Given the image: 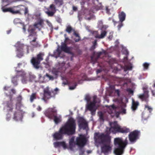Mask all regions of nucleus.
Listing matches in <instances>:
<instances>
[{"label":"nucleus","instance_id":"nucleus-1","mask_svg":"<svg viewBox=\"0 0 155 155\" xmlns=\"http://www.w3.org/2000/svg\"><path fill=\"white\" fill-rule=\"evenodd\" d=\"M76 128L75 120L73 118L69 120L65 124L61 127L58 132H55L53 135L54 138L56 140L62 139L64 134L72 135L75 134Z\"/></svg>","mask_w":155,"mask_h":155},{"label":"nucleus","instance_id":"nucleus-2","mask_svg":"<svg viewBox=\"0 0 155 155\" xmlns=\"http://www.w3.org/2000/svg\"><path fill=\"white\" fill-rule=\"evenodd\" d=\"M114 144L116 148L114 150V153L116 155H121L124 153V150L127 144V138L124 141L122 138H115Z\"/></svg>","mask_w":155,"mask_h":155},{"label":"nucleus","instance_id":"nucleus-3","mask_svg":"<svg viewBox=\"0 0 155 155\" xmlns=\"http://www.w3.org/2000/svg\"><path fill=\"white\" fill-rule=\"evenodd\" d=\"M109 131L113 134L117 133H127L130 132V130L129 128L125 127H121L117 124V122H114L113 124V126H111L110 128Z\"/></svg>","mask_w":155,"mask_h":155},{"label":"nucleus","instance_id":"nucleus-4","mask_svg":"<svg viewBox=\"0 0 155 155\" xmlns=\"http://www.w3.org/2000/svg\"><path fill=\"white\" fill-rule=\"evenodd\" d=\"M44 55L43 53H39L36 57H33L31 58V62L35 68L38 69L39 68L41 61L43 60Z\"/></svg>","mask_w":155,"mask_h":155},{"label":"nucleus","instance_id":"nucleus-5","mask_svg":"<svg viewBox=\"0 0 155 155\" xmlns=\"http://www.w3.org/2000/svg\"><path fill=\"white\" fill-rule=\"evenodd\" d=\"M95 136L97 137V140L99 141V142L101 144L110 142L111 137L108 134H104L101 133L99 134V133H95Z\"/></svg>","mask_w":155,"mask_h":155},{"label":"nucleus","instance_id":"nucleus-6","mask_svg":"<svg viewBox=\"0 0 155 155\" xmlns=\"http://www.w3.org/2000/svg\"><path fill=\"white\" fill-rule=\"evenodd\" d=\"M140 132L135 130L130 133L128 135L129 140L131 143H134L139 138Z\"/></svg>","mask_w":155,"mask_h":155},{"label":"nucleus","instance_id":"nucleus-7","mask_svg":"<svg viewBox=\"0 0 155 155\" xmlns=\"http://www.w3.org/2000/svg\"><path fill=\"white\" fill-rule=\"evenodd\" d=\"M57 110L55 107L48 108L44 112L45 116L50 119H53L54 117L57 115Z\"/></svg>","mask_w":155,"mask_h":155},{"label":"nucleus","instance_id":"nucleus-8","mask_svg":"<svg viewBox=\"0 0 155 155\" xmlns=\"http://www.w3.org/2000/svg\"><path fill=\"white\" fill-rule=\"evenodd\" d=\"M43 92V99L44 100L49 99L52 97H54L56 94L54 91L49 90L48 87L44 89Z\"/></svg>","mask_w":155,"mask_h":155},{"label":"nucleus","instance_id":"nucleus-9","mask_svg":"<svg viewBox=\"0 0 155 155\" xmlns=\"http://www.w3.org/2000/svg\"><path fill=\"white\" fill-rule=\"evenodd\" d=\"M110 143L103 144L101 145V152L105 155H107L111 152L112 148Z\"/></svg>","mask_w":155,"mask_h":155},{"label":"nucleus","instance_id":"nucleus-10","mask_svg":"<svg viewBox=\"0 0 155 155\" xmlns=\"http://www.w3.org/2000/svg\"><path fill=\"white\" fill-rule=\"evenodd\" d=\"M25 48L26 49L27 53H29L28 47L27 46L23 44H20L18 46H17L16 49L17 51V56L20 58L23 55V50Z\"/></svg>","mask_w":155,"mask_h":155},{"label":"nucleus","instance_id":"nucleus-11","mask_svg":"<svg viewBox=\"0 0 155 155\" xmlns=\"http://www.w3.org/2000/svg\"><path fill=\"white\" fill-rule=\"evenodd\" d=\"M148 87H143V93L140 94L138 96V98L142 101H144L146 103L149 101V91L147 90Z\"/></svg>","mask_w":155,"mask_h":155},{"label":"nucleus","instance_id":"nucleus-12","mask_svg":"<svg viewBox=\"0 0 155 155\" xmlns=\"http://www.w3.org/2000/svg\"><path fill=\"white\" fill-rule=\"evenodd\" d=\"M78 123L79 128L84 130L86 129L87 127V123L86 120L82 117H79L78 120Z\"/></svg>","mask_w":155,"mask_h":155},{"label":"nucleus","instance_id":"nucleus-13","mask_svg":"<svg viewBox=\"0 0 155 155\" xmlns=\"http://www.w3.org/2000/svg\"><path fill=\"white\" fill-rule=\"evenodd\" d=\"M47 9L48 11L45 12V13L49 16H53L56 12L55 6L53 4H51L49 8H47Z\"/></svg>","mask_w":155,"mask_h":155},{"label":"nucleus","instance_id":"nucleus-14","mask_svg":"<svg viewBox=\"0 0 155 155\" xmlns=\"http://www.w3.org/2000/svg\"><path fill=\"white\" fill-rule=\"evenodd\" d=\"M86 138L82 135H81L76 139V144L79 147H83L86 143Z\"/></svg>","mask_w":155,"mask_h":155},{"label":"nucleus","instance_id":"nucleus-15","mask_svg":"<svg viewBox=\"0 0 155 155\" xmlns=\"http://www.w3.org/2000/svg\"><path fill=\"white\" fill-rule=\"evenodd\" d=\"M34 26L35 28H38L39 31L41 30V28L44 26V20L41 18L38 19L37 22L34 24Z\"/></svg>","mask_w":155,"mask_h":155},{"label":"nucleus","instance_id":"nucleus-16","mask_svg":"<svg viewBox=\"0 0 155 155\" xmlns=\"http://www.w3.org/2000/svg\"><path fill=\"white\" fill-rule=\"evenodd\" d=\"M2 11L4 12H9L13 14H16L18 13H20V11L19 10H15L13 8H5L4 7L2 8Z\"/></svg>","mask_w":155,"mask_h":155},{"label":"nucleus","instance_id":"nucleus-17","mask_svg":"<svg viewBox=\"0 0 155 155\" xmlns=\"http://www.w3.org/2000/svg\"><path fill=\"white\" fill-rule=\"evenodd\" d=\"M61 50L67 53L71 54V52L70 48L69 47H67V45L65 43H62L61 46Z\"/></svg>","mask_w":155,"mask_h":155},{"label":"nucleus","instance_id":"nucleus-18","mask_svg":"<svg viewBox=\"0 0 155 155\" xmlns=\"http://www.w3.org/2000/svg\"><path fill=\"white\" fill-rule=\"evenodd\" d=\"M13 119L15 121L20 120L21 119V114L19 111L15 112L14 114Z\"/></svg>","mask_w":155,"mask_h":155},{"label":"nucleus","instance_id":"nucleus-19","mask_svg":"<svg viewBox=\"0 0 155 155\" xmlns=\"http://www.w3.org/2000/svg\"><path fill=\"white\" fill-rule=\"evenodd\" d=\"M118 17L120 21L122 22L125 19L126 14L123 12H121L118 13Z\"/></svg>","mask_w":155,"mask_h":155},{"label":"nucleus","instance_id":"nucleus-20","mask_svg":"<svg viewBox=\"0 0 155 155\" xmlns=\"http://www.w3.org/2000/svg\"><path fill=\"white\" fill-rule=\"evenodd\" d=\"M139 105V103L138 101H136L133 99L132 100V109L133 111L135 110L137 108Z\"/></svg>","mask_w":155,"mask_h":155},{"label":"nucleus","instance_id":"nucleus-21","mask_svg":"<svg viewBox=\"0 0 155 155\" xmlns=\"http://www.w3.org/2000/svg\"><path fill=\"white\" fill-rule=\"evenodd\" d=\"M96 104L95 103L91 102L87 104V108L89 110H92V109H95Z\"/></svg>","mask_w":155,"mask_h":155},{"label":"nucleus","instance_id":"nucleus-22","mask_svg":"<svg viewBox=\"0 0 155 155\" xmlns=\"http://www.w3.org/2000/svg\"><path fill=\"white\" fill-rule=\"evenodd\" d=\"M37 38L36 37H34V39L30 41V43L31 45L34 47H37L38 46H39V45L38 42L36 41V40L37 39Z\"/></svg>","mask_w":155,"mask_h":155},{"label":"nucleus","instance_id":"nucleus-23","mask_svg":"<svg viewBox=\"0 0 155 155\" xmlns=\"http://www.w3.org/2000/svg\"><path fill=\"white\" fill-rule=\"evenodd\" d=\"M13 103L12 101L10 100L7 102V106L8 108V110L9 111H12L13 110Z\"/></svg>","mask_w":155,"mask_h":155},{"label":"nucleus","instance_id":"nucleus-24","mask_svg":"<svg viewBox=\"0 0 155 155\" xmlns=\"http://www.w3.org/2000/svg\"><path fill=\"white\" fill-rule=\"evenodd\" d=\"M28 32L29 33V36H34V37L37 36L36 33L35 32V29L34 28H32L28 30Z\"/></svg>","mask_w":155,"mask_h":155},{"label":"nucleus","instance_id":"nucleus-25","mask_svg":"<svg viewBox=\"0 0 155 155\" xmlns=\"http://www.w3.org/2000/svg\"><path fill=\"white\" fill-rule=\"evenodd\" d=\"M18 78V75H15L12 78V81L15 85H16L17 84V79Z\"/></svg>","mask_w":155,"mask_h":155},{"label":"nucleus","instance_id":"nucleus-26","mask_svg":"<svg viewBox=\"0 0 155 155\" xmlns=\"http://www.w3.org/2000/svg\"><path fill=\"white\" fill-rule=\"evenodd\" d=\"M57 115H55L53 117L54 120L56 124H58L61 121L60 117L57 116Z\"/></svg>","mask_w":155,"mask_h":155},{"label":"nucleus","instance_id":"nucleus-27","mask_svg":"<svg viewBox=\"0 0 155 155\" xmlns=\"http://www.w3.org/2000/svg\"><path fill=\"white\" fill-rule=\"evenodd\" d=\"M74 138L73 137H72L70 140L69 143V147L70 149H72L73 147L74 143Z\"/></svg>","mask_w":155,"mask_h":155},{"label":"nucleus","instance_id":"nucleus-28","mask_svg":"<svg viewBox=\"0 0 155 155\" xmlns=\"http://www.w3.org/2000/svg\"><path fill=\"white\" fill-rule=\"evenodd\" d=\"M52 72L53 74L55 76V78H57L59 72V71L57 69H53L52 70Z\"/></svg>","mask_w":155,"mask_h":155},{"label":"nucleus","instance_id":"nucleus-29","mask_svg":"<svg viewBox=\"0 0 155 155\" xmlns=\"http://www.w3.org/2000/svg\"><path fill=\"white\" fill-rule=\"evenodd\" d=\"M36 93H33L30 96V101L31 102H33L34 100L36 99Z\"/></svg>","mask_w":155,"mask_h":155},{"label":"nucleus","instance_id":"nucleus-30","mask_svg":"<svg viewBox=\"0 0 155 155\" xmlns=\"http://www.w3.org/2000/svg\"><path fill=\"white\" fill-rule=\"evenodd\" d=\"M144 109L149 111L150 113H151L153 110V108L148 105H145Z\"/></svg>","mask_w":155,"mask_h":155},{"label":"nucleus","instance_id":"nucleus-31","mask_svg":"<svg viewBox=\"0 0 155 155\" xmlns=\"http://www.w3.org/2000/svg\"><path fill=\"white\" fill-rule=\"evenodd\" d=\"M25 74L24 71H18V74L17 75H18V77L21 76L22 78L24 77L25 76Z\"/></svg>","mask_w":155,"mask_h":155},{"label":"nucleus","instance_id":"nucleus-32","mask_svg":"<svg viewBox=\"0 0 155 155\" xmlns=\"http://www.w3.org/2000/svg\"><path fill=\"white\" fill-rule=\"evenodd\" d=\"M107 33V32L106 31H103L101 32V35H99V37H97L98 38H103L106 36Z\"/></svg>","mask_w":155,"mask_h":155},{"label":"nucleus","instance_id":"nucleus-33","mask_svg":"<svg viewBox=\"0 0 155 155\" xmlns=\"http://www.w3.org/2000/svg\"><path fill=\"white\" fill-rule=\"evenodd\" d=\"M106 54V51L104 50H103L102 51H100L97 52L96 54L97 56V58L98 59L100 57V56L103 54Z\"/></svg>","mask_w":155,"mask_h":155},{"label":"nucleus","instance_id":"nucleus-34","mask_svg":"<svg viewBox=\"0 0 155 155\" xmlns=\"http://www.w3.org/2000/svg\"><path fill=\"white\" fill-rule=\"evenodd\" d=\"M74 35L76 37L78 38L75 39H74V41L75 42H78L81 40V38L78 34L76 32H74Z\"/></svg>","mask_w":155,"mask_h":155},{"label":"nucleus","instance_id":"nucleus-35","mask_svg":"<svg viewBox=\"0 0 155 155\" xmlns=\"http://www.w3.org/2000/svg\"><path fill=\"white\" fill-rule=\"evenodd\" d=\"M81 147H80L79 150V154L80 155H82L84 154L85 152V150L84 148Z\"/></svg>","mask_w":155,"mask_h":155},{"label":"nucleus","instance_id":"nucleus-36","mask_svg":"<svg viewBox=\"0 0 155 155\" xmlns=\"http://www.w3.org/2000/svg\"><path fill=\"white\" fill-rule=\"evenodd\" d=\"M98 114L100 120L104 121V119L103 113L101 112H100L98 113Z\"/></svg>","mask_w":155,"mask_h":155},{"label":"nucleus","instance_id":"nucleus-37","mask_svg":"<svg viewBox=\"0 0 155 155\" xmlns=\"http://www.w3.org/2000/svg\"><path fill=\"white\" fill-rule=\"evenodd\" d=\"M72 30V27L71 26H68L67 27L66 29V31L68 33H70Z\"/></svg>","mask_w":155,"mask_h":155},{"label":"nucleus","instance_id":"nucleus-38","mask_svg":"<svg viewBox=\"0 0 155 155\" xmlns=\"http://www.w3.org/2000/svg\"><path fill=\"white\" fill-rule=\"evenodd\" d=\"M60 146H62L64 149H66L67 148V145L64 142H61Z\"/></svg>","mask_w":155,"mask_h":155},{"label":"nucleus","instance_id":"nucleus-39","mask_svg":"<svg viewBox=\"0 0 155 155\" xmlns=\"http://www.w3.org/2000/svg\"><path fill=\"white\" fill-rule=\"evenodd\" d=\"M92 34L94 35V37L96 38H98L97 37H99V35L98 34V31H93L92 32Z\"/></svg>","mask_w":155,"mask_h":155},{"label":"nucleus","instance_id":"nucleus-40","mask_svg":"<svg viewBox=\"0 0 155 155\" xmlns=\"http://www.w3.org/2000/svg\"><path fill=\"white\" fill-rule=\"evenodd\" d=\"M21 81L23 84H26L27 82V79L26 77L25 76L22 78Z\"/></svg>","mask_w":155,"mask_h":155},{"label":"nucleus","instance_id":"nucleus-41","mask_svg":"<svg viewBox=\"0 0 155 155\" xmlns=\"http://www.w3.org/2000/svg\"><path fill=\"white\" fill-rule=\"evenodd\" d=\"M106 107H108V106H107ZM108 107L109 108L110 110L112 109L113 110H114L116 109L117 108V107L114 104L108 106Z\"/></svg>","mask_w":155,"mask_h":155},{"label":"nucleus","instance_id":"nucleus-42","mask_svg":"<svg viewBox=\"0 0 155 155\" xmlns=\"http://www.w3.org/2000/svg\"><path fill=\"white\" fill-rule=\"evenodd\" d=\"M61 142H56L54 143V147L56 148L60 146Z\"/></svg>","mask_w":155,"mask_h":155},{"label":"nucleus","instance_id":"nucleus-43","mask_svg":"<svg viewBox=\"0 0 155 155\" xmlns=\"http://www.w3.org/2000/svg\"><path fill=\"white\" fill-rule=\"evenodd\" d=\"M77 85V84L76 83H74V85L73 86H69V89L71 90H73L74 89Z\"/></svg>","mask_w":155,"mask_h":155},{"label":"nucleus","instance_id":"nucleus-44","mask_svg":"<svg viewBox=\"0 0 155 155\" xmlns=\"http://www.w3.org/2000/svg\"><path fill=\"white\" fill-rule=\"evenodd\" d=\"M132 68V67L131 65H127L125 66V69L126 70H131Z\"/></svg>","mask_w":155,"mask_h":155},{"label":"nucleus","instance_id":"nucleus-45","mask_svg":"<svg viewBox=\"0 0 155 155\" xmlns=\"http://www.w3.org/2000/svg\"><path fill=\"white\" fill-rule=\"evenodd\" d=\"M110 9L109 8V7L108 6H106L105 7V10L107 13L108 14H110Z\"/></svg>","mask_w":155,"mask_h":155},{"label":"nucleus","instance_id":"nucleus-46","mask_svg":"<svg viewBox=\"0 0 155 155\" xmlns=\"http://www.w3.org/2000/svg\"><path fill=\"white\" fill-rule=\"evenodd\" d=\"M120 112L122 114H126V109L123 108H121Z\"/></svg>","mask_w":155,"mask_h":155},{"label":"nucleus","instance_id":"nucleus-47","mask_svg":"<svg viewBox=\"0 0 155 155\" xmlns=\"http://www.w3.org/2000/svg\"><path fill=\"white\" fill-rule=\"evenodd\" d=\"M143 65L145 69H147L149 67V64L148 63H145L143 64Z\"/></svg>","mask_w":155,"mask_h":155},{"label":"nucleus","instance_id":"nucleus-48","mask_svg":"<svg viewBox=\"0 0 155 155\" xmlns=\"http://www.w3.org/2000/svg\"><path fill=\"white\" fill-rule=\"evenodd\" d=\"M2 2L3 3H6L7 4V5L10 3V1L9 0H2Z\"/></svg>","mask_w":155,"mask_h":155},{"label":"nucleus","instance_id":"nucleus-49","mask_svg":"<svg viewBox=\"0 0 155 155\" xmlns=\"http://www.w3.org/2000/svg\"><path fill=\"white\" fill-rule=\"evenodd\" d=\"M97 40H95L93 43V45L92 47V48L93 49H95V46L97 45Z\"/></svg>","mask_w":155,"mask_h":155},{"label":"nucleus","instance_id":"nucleus-50","mask_svg":"<svg viewBox=\"0 0 155 155\" xmlns=\"http://www.w3.org/2000/svg\"><path fill=\"white\" fill-rule=\"evenodd\" d=\"M46 76L50 80H53L54 79L53 77L52 76L50 75L47 74H46Z\"/></svg>","mask_w":155,"mask_h":155},{"label":"nucleus","instance_id":"nucleus-51","mask_svg":"<svg viewBox=\"0 0 155 155\" xmlns=\"http://www.w3.org/2000/svg\"><path fill=\"white\" fill-rule=\"evenodd\" d=\"M127 92H128L129 93H130V94H133L134 93V91H133L131 89H128L127 90Z\"/></svg>","mask_w":155,"mask_h":155},{"label":"nucleus","instance_id":"nucleus-52","mask_svg":"<svg viewBox=\"0 0 155 155\" xmlns=\"http://www.w3.org/2000/svg\"><path fill=\"white\" fill-rule=\"evenodd\" d=\"M85 100L88 102H89L90 101L91 98L88 96H87L85 97Z\"/></svg>","mask_w":155,"mask_h":155},{"label":"nucleus","instance_id":"nucleus-53","mask_svg":"<svg viewBox=\"0 0 155 155\" xmlns=\"http://www.w3.org/2000/svg\"><path fill=\"white\" fill-rule=\"evenodd\" d=\"M91 112V114L92 115H94L95 113L96 109H92V110H90Z\"/></svg>","mask_w":155,"mask_h":155},{"label":"nucleus","instance_id":"nucleus-54","mask_svg":"<svg viewBox=\"0 0 155 155\" xmlns=\"http://www.w3.org/2000/svg\"><path fill=\"white\" fill-rule=\"evenodd\" d=\"M24 11H25L24 14L25 15H26L28 13V8L25 7V9Z\"/></svg>","mask_w":155,"mask_h":155},{"label":"nucleus","instance_id":"nucleus-55","mask_svg":"<svg viewBox=\"0 0 155 155\" xmlns=\"http://www.w3.org/2000/svg\"><path fill=\"white\" fill-rule=\"evenodd\" d=\"M61 51H62L61 50V48L60 49V48H58L57 49V51L58 52V55H60L61 52Z\"/></svg>","mask_w":155,"mask_h":155},{"label":"nucleus","instance_id":"nucleus-56","mask_svg":"<svg viewBox=\"0 0 155 155\" xmlns=\"http://www.w3.org/2000/svg\"><path fill=\"white\" fill-rule=\"evenodd\" d=\"M123 26V24L122 22L120 23L117 26V28L119 30H120V28Z\"/></svg>","mask_w":155,"mask_h":155},{"label":"nucleus","instance_id":"nucleus-57","mask_svg":"<svg viewBox=\"0 0 155 155\" xmlns=\"http://www.w3.org/2000/svg\"><path fill=\"white\" fill-rule=\"evenodd\" d=\"M93 101H92V102H93V103H96V99L97 98L96 96H94L93 97Z\"/></svg>","mask_w":155,"mask_h":155},{"label":"nucleus","instance_id":"nucleus-58","mask_svg":"<svg viewBox=\"0 0 155 155\" xmlns=\"http://www.w3.org/2000/svg\"><path fill=\"white\" fill-rule=\"evenodd\" d=\"M115 93L117 94L118 96H120V91L119 90H116L115 91Z\"/></svg>","mask_w":155,"mask_h":155},{"label":"nucleus","instance_id":"nucleus-59","mask_svg":"<svg viewBox=\"0 0 155 155\" xmlns=\"http://www.w3.org/2000/svg\"><path fill=\"white\" fill-rule=\"evenodd\" d=\"M46 22L49 27H52V25L51 23L48 20H47Z\"/></svg>","mask_w":155,"mask_h":155},{"label":"nucleus","instance_id":"nucleus-60","mask_svg":"<svg viewBox=\"0 0 155 155\" xmlns=\"http://www.w3.org/2000/svg\"><path fill=\"white\" fill-rule=\"evenodd\" d=\"M102 5H101V4H100V6L98 7H96L98 9V10H100V9H101L102 8Z\"/></svg>","mask_w":155,"mask_h":155},{"label":"nucleus","instance_id":"nucleus-61","mask_svg":"<svg viewBox=\"0 0 155 155\" xmlns=\"http://www.w3.org/2000/svg\"><path fill=\"white\" fill-rule=\"evenodd\" d=\"M124 53L126 55H128L129 54V52L127 50H125L124 51Z\"/></svg>","mask_w":155,"mask_h":155},{"label":"nucleus","instance_id":"nucleus-62","mask_svg":"<svg viewBox=\"0 0 155 155\" xmlns=\"http://www.w3.org/2000/svg\"><path fill=\"white\" fill-rule=\"evenodd\" d=\"M58 89L57 88H55L54 90H51V91H54L56 94V95L57 94V92L58 91Z\"/></svg>","mask_w":155,"mask_h":155},{"label":"nucleus","instance_id":"nucleus-63","mask_svg":"<svg viewBox=\"0 0 155 155\" xmlns=\"http://www.w3.org/2000/svg\"><path fill=\"white\" fill-rule=\"evenodd\" d=\"M9 88V87H8L5 86L4 88V89L5 91H8Z\"/></svg>","mask_w":155,"mask_h":155},{"label":"nucleus","instance_id":"nucleus-64","mask_svg":"<svg viewBox=\"0 0 155 155\" xmlns=\"http://www.w3.org/2000/svg\"><path fill=\"white\" fill-rule=\"evenodd\" d=\"M151 92L152 95L154 96H155V90H152Z\"/></svg>","mask_w":155,"mask_h":155}]
</instances>
